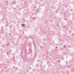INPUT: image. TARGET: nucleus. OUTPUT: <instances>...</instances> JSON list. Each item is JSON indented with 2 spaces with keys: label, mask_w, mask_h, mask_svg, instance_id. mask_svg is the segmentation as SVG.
Instances as JSON below:
<instances>
[{
  "label": "nucleus",
  "mask_w": 74,
  "mask_h": 74,
  "mask_svg": "<svg viewBox=\"0 0 74 74\" xmlns=\"http://www.w3.org/2000/svg\"><path fill=\"white\" fill-rule=\"evenodd\" d=\"M51 8H53V9H54V8H55V7L53 6Z\"/></svg>",
  "instance_id": "obj_5"
},
{
  "label": "nucleus",
  "mask_w": 74,
  "mask_h": 74,
  "mask_svg": "<svg viewBox=\"0 0 74 74\" xmlns=\"http://www.w3.org/2000/svg\"><path fill=\"white\" fill-rule=\"evenodd\" d=\"M68 14H69V13H68Z\"/></svg>",
  "instance_id": "obj_8"
},
{
  "label": "nucleus",
  "mask_w": 74,
  "mask_h": 74,
  "mask_svg": "<svg viewBox=\"0 0 74 74\" xmlns=\"http://www.w3.org/2000/svg\"><path fill=\"white\" fill-rule=\"evenodd\" d=\"M49 21H50V22H53V20L52 19H50Z\"/></svg>",
  "instance_id": "obj_2"
},
{
  "label": "nucleus",
  "mask_w": 74,
  "mask_h": 74,
  "mask_svg": "<svg viewBox=\"0 0 74 74\" xmlns=\"http://www.w3.org/2000/svg\"><path fill=\"white\" fill-rule=\"evenodd\" d=\"M73 9H71L70 10V11H71V12H73Z\"/></svg>",
  "instance_id": "obj_3"
},
{
  "label": "nucleus",
  "mask_w": 74,
  "mask_h": 74,
  "mask_svg": "<svg viewBox=\"0 0 74 74\" xmlns=\"http://www.w3.org/2000/svg\"><path fill=\"white\" fill-rule=\"evenodd\" d=\"M16 3V1H13L12 3V5H14V4Z\"/></svg>",
  "instance_id": "obj_1"
},
{
  "label": "nucleus",
  "mask_w": 74,
  "mask_h": 74,
  "mask_svg": "<svg viewBox=\"0 0 74 74\" xmlns=\"http://www.w3.org/2000/svg\"><path fill=\"white\" fill-rule=\"evenodd\" d=\"M25 24H22V26L23 27L25 26Z\"/></svg>",
  "instance_id": "obj_4"
},
{
  "label": "nucleus",
  "mask_w": 74,
  "mask_h": 74,
  "mask_svg": "<svg viewBox=\"0 0 74 74\" xmlns=\"http://www.w3.org/2000/svg\"><path fill=\"white\" fill-rule=\"evenodd\" d=\"M36 11H38V10H36Z\"/></svg>",
  "instance_id": "obj_7"
},
{
  "label": "nucleus",
  "mask_w": 74,
  "mask_h": 74,
  "mask_svg": "<svg viewBox=\"0 0 74 74\" xmlns=\"http://www.w3.org/2000/svg\"><path fill=\"white\" fill-rule=\"evenodd\" d=\"M38 11V12H39V11Z\"/></svg>",
  "instance_id": "obj_9"
},
{
  "label": "nucleus",
  "mask_w": 74,
  "mask_h": 74,
  "mask_svg": "<svg viewBox=\"0 0 74 74\" xmlns=\"http://www.w3.org/2000/svg\"><path fill=\"white\" fill-rule=\"evenodd\" d=\"M56 48H58V47H56Z\"/></svg>",
  "instance_id": "obj_6"
}]
</instances>
